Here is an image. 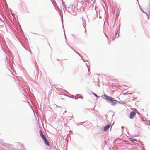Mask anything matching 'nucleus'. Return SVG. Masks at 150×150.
<instances>
[{
    "label": "nucleus",
    "mask_w": 150,
    "mask_h": 150,
    "mask_svg": "<svg viewBox=\"0 0 150 150\" xmlns=\"http://www.w3.org/2000/svg\"><path fill=\"white\" fill-rule=\"evenodd\" d=\"M129 139L130 140V141H132V142L137 141L136 139L134 138H129Z\"/></svg>",
    "instance_id": "39448f33"
},
{
    "label": "nucleus",
    "mask_w": 150,
    "mask_h": 150,
    "mask_svg": "<svg viewBox=\"0 0 150 150\" xmlns=\"http://www.w3.org/2000/svg\"><path fill=\"white\" fill-rule=\"evenodd\" d=\"M39 133L40 136L41 137L42 139L44 141L45 144L48 146H49L50 145L49 142L47 141L46 137L44 135L42 130H40Z\"/></svg>",
    "instance_id": "f03ea898"
},
{
    "label": "nucleus",
    "mask_w": 150,
    "mask_h": 150,
    "mask_svg": "<svg viewBox=\"0 0 150 150\" xmlns=\"http://www.w3.org/2000/svg\"><path fill=\"white\" fill-rule=\"evenodd\" d=\"M104 96L105 100L110 102V103L111 105H115L117 104V101L113 99L111 97L108 96L106 95H104Z\"/></svg>",
    "instance_id": "f257e3e1"
},
{
    "label": "nucleus",
    "mask_w": 150,
    "mask_h": 150,
    "mask_svg": "<svg viewBox=\"0 0 150 150\" xmlns=\"http://www.w3.org/2000/svg\"><path fill=\"white\" fill-rule=\"evenodd\" d=\"M95 96L96 97H99L97 96V95L96 94H94Z\"/></svg>",
    "instance_id": "0eeeda50"
},
{
    "label": "nucleus",
    "mask_w": 150,
    "mask_h": 150,
    "mask_svg": "<svg viewBox=\"0 0 150 150\" xmlns=\"http://www.w3.org/2000/svg\"><path fill=\"white\" fill-rule=\"evenodd\" d=\"M136 115V113L135 112L132 111L130 114L129 118L132 119Z\"/></svg>",
    "instance_id": "7ed1b4c3"
},
{
    "label": "nucleus",
    "mask_w": 150,
    "mask_h": 150,
    "mask_svg": "<svg viewBox=\"0 0 150 150\" xmlns=\"http://www.w3.org/2000/svg\"><path fill=\"white\" fill-rule=\"evenodd\" d=\"M70 6L72 8V10H73L74 9V8H73V4L71 5H70Z\"/></svg>",
    "instance_id": "423d86ee"
},
{
    "label": "nucleus",
    "mask_w": 150,
    "mask_h": 150,
    "mask_svg": "<svg viewBox=\"0 0 150 150\" xmlns=\"http://www.w3.org/2000/svg\"><path fill=\"white\" fill-rule=\"evenodd\" d=\"M111 125H108L107 126H106L104 128V131H106L110 127V126Z\"/></svg>",
    "instance_id": "20e7f679"
}]
</instances>
